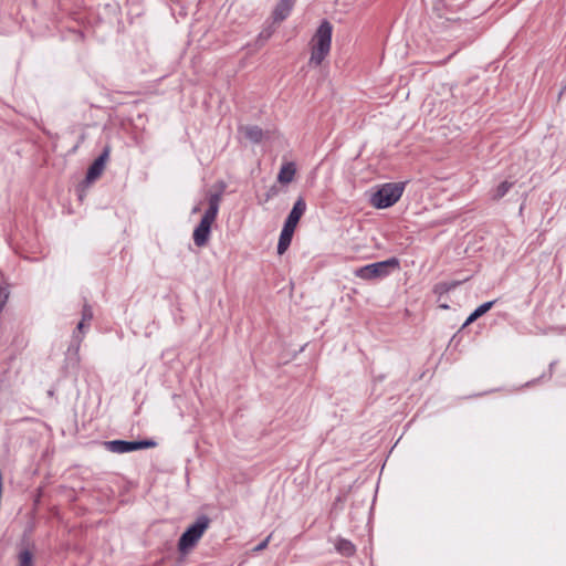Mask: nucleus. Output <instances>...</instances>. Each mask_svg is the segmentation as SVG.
<instances>
[{"label": "nucleus", "mask_w": 566, "mask_h": 566, "mask_svg": "<svg viewBox=\"0 0 566 566\" xmlns=\"http://www.w3.org/2000/svg\"><path fill=\"white\" fill-rule=\"evenodd\" d=\"M332 24L323 21L310 41L311 56L308 64L318 66L329 54L332 46Z\"/></svg>", "instance_id": "f257e3e1"}, {"label": "nucleus", "mask_w": 566, "mask_h": 566, "mask_svg": "<svg viewBox=\"0 0 566 566\" xmlns=\"http://www.w3.org/2000/svg\"><path fill=\"white\" fill-rule=\"evenodd\" d=\"M208 201L209 208L205 212L200 223L193 231V242L197 247L206 245L209 240L211 224L214 222L219 211L221 192L210 193Z\"/></svg>", "instance_id": "f03ea898"}, {"label": "nucleus", "mask_w": 566, "mask_h": 566, "mask_svg": "<svg viewBox=\"0 0 566 566\" xmlns=\"http://www.w3.org/2000/svg\"><path fill=\"white\" fill-rule=\"evenodd\" d=\"M210 525V520L206 515H201L190 525L180 536L178 541V549L186 554L193 548Z\"/></svg>", "instance_id": "7ed1b4c3"}, {"label": "nucleus", "mask_w": 566, "mask_h": 566, "mask_svg": "<svg viewBox=\"0 0 566 566\" xmlns=\"http://www.w3.org/2000/svg\"><path fill=\"white\" fill-rule=\"evenodd\" d=\"M399 269V260L396 258H390L388 260L376 262L371 264H367L365 266L358 268L354 271L355 276L370 281L376 279H382L390 274L391 271Z\"/></svg>", "instance_id": "20e7f679"}, {"label": "nucleus", "mask_w": 566, "mask_h": 566, "mask_svg": "<svg viewBox=\"0 0 566 566\" xmlns=\"http://www.w3.org/2000/svg\"><path fill=\"white\" fill-rule=\"evenodd\" d=\"M403 189L402 182L385 184L373 195L371 205L377 209L391 207L400 199Z\"/></svg>", "instance_id": "39448f33"}, {"label": "nucleus", "mask_w": 566, "mask_h": 566, "mask_svg": "<svg viewBox=\"0 0 566 566\" xmlns=\"http://www.w3.org/2000/svg\"><path fill=\"white\" fill-rule=\"evenodd\" d=\"M105 447L108 451L114 453H127L140 449L153 448L156 446V442L153 440H142V441H125V440H112L106 441Z\"/></svg>", "instance_id": "423d86ee"}, {"label": "nucleus", "mask_w": 566, "mask_h": 566, "mask_svg": "<svg viewBox=\"0 0 566 566\" xmlns=\"http://www.w3.org/2000/svg\"><path fill=\"white\" fill-rule=\"evenodd\" d=\"M305 210H306L305 201L302 198H298L295 201L291 212L289 213L287 219L284 223V227L295 231V228H296L300 219L304 214Z\"/></svg>", "instance_id": "0eeeda50"}, {"label": "nucleus", "mask_w": 566, "mask_h": 566, "mask_svg": "<svg viewBox=\"0 0 566 566\" xmlns=\"http://www.w3.org/2000/svg\"><path fill=\"white\" fill-rule=\"evenodd\" d=\"M108 159V150H104V153L94 160V163L90 166L88 170H87V175H86V180L87 182H93L95 181L97 178H99V176L103 174L104 169H105V166H106V161Z\"/></svg>", "instance_id": "6e6552de"}, {"label": "nucleus", "mask_w": 566, "mask_h": 566, "mask_svg": "<svg viewBox=\"0 0 566 566\" xmlns=\"http://www.w3.org/2000/svg\"><path fill=\"white\" fill-rule=\"evenodd\" d=\"M240 133L252 143H260L263 138V130L255 125H247L240 127Z\"/></svg>", "instance_id": "1a4fd4ad"}, {"label": "nucleus", "mask_w": 566, "mask_h": 566, "mask_svg": "<svg viewBox=\"0 0 566 566\" xmlns=\"http://www.w3.org/2000/svg\"><path fill=\"white\" fill-rule=\"evenodd\" d=\"M295 0H280L275 10H274V19L277 21L284 20L291 12Z\"/></svg>", "instance_id": "9d476101"}, {"label": "nucleus", "mask_w": 566, "mask_h": 566, "mask_svg": "<svg viewBox=\"0 0 566 566\" xmlns=\"http://www.w3.org/2000/svg\"><path fill=\"white\" fill-rule=\"evenodd\" d=\"M293 233L294 230L283 227L277 243L279 254H283L287 250L289 245L291 244Z\"/></svg>", "instance_id": "9b49d317"}, {"label": "nucleus", "mask_w": 566, "mask_h": 566, "mask_svg": "<svg viewBox=\"0 0 566 566\" xmlns=\"http://www.w3.org/2000/svg\"><path fill=\"white\" fill-rule=\"evenodd\" d=\"M295 166L293 163H286L284 164L279 172L277 180L281 184H290L295 175Z\"/></svg>", "instance_id": "f8f14e48"}, {"label": "nucleus", "mask_w": 566, "mask_h": 566, "mask_svg": "<svg viewBox=\"0 0 566 566\" xmlns=\"http://www.w3.org/2000/svg\"><path fill=\"white\" fill-rule=\"evenodd\" d=\"M335 547L344 556H352L355 553V546L348 539H338Z\"/></svg>", "instance_id": "ddd939ff"}, {"label": "nucleus", "mask_w": 566, "mask_h": 566, "mask_svg": "<svg viewBox=\"0 0 566 566\" xmlns=\"http://www.w3.org/2000/svg\"><path fill=\"white\" fill-rule=\"evenodd\" d=\"M513 184L510 181H503L501 182L492 192V199L493 200H500L503 198L509 190L512 188Z\"/></svg>", "instance_id": "4468645a"}, {"label": "nucleus", "mask_w": 566, "mask_h": 566, "mask_svg": "<svg viewBox=\"0 0 566 566\" xmlns=\"http://www.w3.org/2000/svg\"><path fill=\"white\" fill-rule=\"evenodd\" d=\"M18 566H34L33 554L29 549H23L19 553Z\"/></svg>", "instance_id": "2eb2a0df"}, {"label": "nucleus", "mask_w": 566, "mask_h": 566, "mask_svg": "<svg viewBox=\"0 0 566 566\" xmlns=\"http://www.w3.org/2000/svg\"><path fill=\"white\" fill-rule=\"evenodd\" d=\"M459 283L452 282V283H439L434 287V292L439 295H442L444 293H448L450 290L454 289Z\"/></svg>", "instance_id": "dca6fc26"}, {"label": "nucleus", "mask_w": 566, "mask_h": 566, "mask_svg": "<svg viewBox=\"0 0 566 566\" xmlns=\"http://www.w3.org/2000/svg\"><path fill=\"white\" fill-rule=\"evenodd\" d=\"M493 305H494V301L481 304L480 306H478L475 308L476 314L480 316L484 315L488 311H490L492 308Z\"/></svg>", "instance_id": "f3484780"}, {"label": "nucleus", "mask_w": 566, "mask_h": 566, "mask_svg": "<svg viewBox=\"0 0 566 566\" xmlns=\"http://www.w3.org/2000/svg\"><path fill=\"white\" fill-rule=\"evenodd\" d=\"M8 297H9V292H8L7 287L0 285V312L3 310V307L8 301Z\"/></svg>", "instance_id": "a211bd4d"}, {"label": "nucleus", "mask_w": 566, "mask_h": 566, "mask_svg": "<svg viewBox=\"0 0 566 566\" xmlns=\"http://www.w3.org/2000/svg\"><path fill=\"white\" fill-rule=\"evenodd\" d=\"M92 318H93L92 310L88 306H84L82 319L88 323V322H91Z\"/></svg>", "instance_id": "6ab92c4d"}, {"label": "nucleus", "mask_w": 566, "mask_h": 566, "mask_svg": "<svg viewBox=\"0 0 566 566\" xmlns=\"http://www.w3.org/2000/svg\"><path fill=\"white\" fill-rule=\"evenodd\" d=\"M271 536L272 535H269L264 541H262L258 546H255L253 551L254 552L263 551L268 546V544L271 539Z\"/></svg>", "instance_id": "aec40b11"}, {"label": "nucleus", "mask_w": 566, "mask_h": 566, "mask_svg": "<svg viewBox=\"0 0 566 566\" xmlns=\"http://www.w3.org/2000/svg\"><path fill=\"white\" fill-rule=\"evenodd\" d=\"M479 317H481L480 315L476 314V311L474 310L473 313L470 314V316L467 318L465 321V325H469L471 323H473L474 321H476Z\"/></svg>", "instance_id": "412c9836"}, {"label": "nucleus", "mask_w": 566, "mask_h": 566, "mask_svg": "<svg viewBox=\"0 0 566 566\" xmlns=\"http://www.w3.org/2000/svg\"><path fill=\"white\" fill-rule=\"evenodd\" d=\"M85 323H86V322L82 319V321L77 324V329H78L80 332H82V331H83Z\"/></svg>", "instance_id": "4be33fe9"}, {"label": "nucleus", "mask_w": 566, "mask_h": 566, "mask_svg": "<svg viewBox=\"0 0 566 566\" xmlns=\"http://www.w3.org/2000/svg\"><path fill=\"white\" fill-rule=\"evenodd\" d=\"M198 211H200V207H199V206H196V207L192 209V212H193V213H197Z\"/></svg>", "instance_id": "5701e85b"}, {"label": "nucleus", "mask_w": 566, "mask_h": 566, "mask_svg": "<svg viewBox=\"0 0 566 566\" xmlns=\"http://www.w3.org/2000/svg\"><path fill=\"white\" fill-rule=\"evenodd\" d=\"M440 307L443 308V310H448L449 305L448 304H440Z\"/></svg>", "instance_id": "b1692460"}]
</instances>
